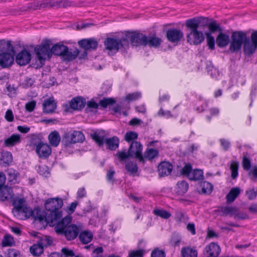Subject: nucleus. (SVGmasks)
<instances>
[{
    "instance_id": "nucleus-49",
    "label": "nucleus",
    "mask_w": 257,
    "mask_h": 257,
    "mask_svg": "<svg viewBox=\"0 0 257 257\" xmlns=\"http://www.w3.org/2000/svg\"><path fill=\"white\" fill-rule=\"evenodd\" d=\"M238 165L236 162H233L231 163L230 169L231 171V178L235 179L238 176Z\"/></svg>"
},
{
    "instance_id": "nucleus-34",
    "label": "nucleus",
    "mask_w": 257,
    "mask_h": 257,
    "mask_svg": "<svg viewBox=\"0 0 257 257\" xmlns=\"http://www.w3.org/2000/svg\"><path fill=\"white\" fill-rule=\"evenodd\" d=\"M79 238L81 242L87 244L91 241L93 235L90 231H84L80 232Z\"/></svg>"
},
{
    "instance_id": "nucleus-18",
    "label": "nucleus",
    "mask_w": 257,
    "mask_h": 257,
    "mask_svg": "<svg viewBox=\"0 0 257 257\" xmlns=\"http://www.w3.org/2000/svg\"><path fill=\"white\" fill-rule=\"evenodd\" d=\"M172 169V164L167 162H162L158 166V172L161 177L169 175Z\"/></svg>"
},
{
    "instance_id": "nucleus-42",
    "label": "nucleus",
    "mask_w": 257,
    "mask_h": 257,
    "mask_svg": "<svg viewBox=\"0 0 257 257\" xmlns=\"http://www.w3.org/2000/svg\"><path fill=\"white\" fill-rule=\"evenodd\" d=\"M125 169L130 174H136L138 170V167L136 162L130 161L125 164Z\"/></svg>"
},
{
    "instance_id": "nucleus-10",
    "label": "nucleus",
    "mask_w": 257,
    "mask_h": 257,
    "mask_svg": "<svg viewBox=\"0 0 257 257\" xmlns=\"http://www.w3.org/2000/svg\"><path fill=\"white\" fill-rule=\"evenodd\" d=\"M257 48V30L251 34L250 40L247 38L244 43L243 51L245 55L250 56L255 51Z\"/></svg>"
},
{
    "instance_id": "nucleus-43",
    "label": "nucleus",
    "mask_w": 257,
    "mask_h": 257,
    "mask_svg": "<svg viewBox=\"0 0 257 257\" xmlns=\"http://www.w3.org/2000/svg\"><path fill=\"white\" fill-rule=\"evenodd\" d=\"M201 186L202 187L201 192L203 193L210 194L213 190L212 185L207 181L202 182Z\"/></svg>"
},
{
    "instance_id": "nucleus-47",
    "label": "nucleus",
    "mask_w": 257,
    "mask_h": 257,
    "mask_svg": "<svg viewBox=\"0 0 257 257\" xmlns=\"http://www.w3.org/2000/svg\"><path fill=\"white\" fill-rule=\"evenodd\" d=\"M72 2L68 0H62L59 1H55L51 4L53 6H58L59 7L67 8L71 5Z\"/></svg>"
},
{
    "instance_id": "nucleus-38",
    "label": "nucleus",
    "mask_w": 257,
    "mask_h": 257,
    "mask_svg": "<svg viewBox=\"0 0 257 257\" xmlns=\"http://www.w3.org/2000/svg\"><path fill=\"white\" fill-rule=\"evenodd\" d=\"M162 40L160 38L155 36L147 37V45L150 47H158L161 44Z\"/></svg>"
},
{
    "instance_id": "nucleus-54",
    "label": "nucleus",
    "mask_w": 257,
    "mask_h": 257,
    "mask_svg": "<svg viewBox=\"0 0 257 257\" xmlns=\"http://www.w3.org/2000/svg\"><path fill=\"white\" fill-rule=\"evenodd\" d=\"M43 143V142L39 137L36 136H34L30 141V146H35L36 148H37L39 145H41Z\"/></svg>"
},
{
    "instance_id": "nucleus-35",
    "label": "nucleus",
    "mask_w": 257,
    "mask_h": 257,
    "mask_svg": "<svg viewBox=\"0 0 257 257\" xmlns=\"http://www.w3.org/2000/svg\"><path fill=\"white\" fill-rule=\"evenodd\" d=\"M188 187V184L185 181H179L177 184L176 193L179 195H183L187 191Z\"/></svg>"
},
{
    "instance_id": "nucleus-23",
    "label": "nucleus",
    "mask_w": 257,
    "mask_h": 257,
    "mask_svg": "<svg viewBox=\"0 0 257 257\" xmlns=\"http://www.w3.org/2000/svg\"><path fill=\"white\" fill-rule=\"evenodd\" d=\"M85 104V100L82 97H76L73 98L70 102V106L71 108L75 110H80L83 108Z\"/></svg>"
},
{
    "instance_id": "nucleus-14",
    "label": "nucleus",
    "mask_w": 257,
    "mask_h": 257,
    "mask_svg": "<svg viewBox=\"0 0 257 257\" xmlns=\"http://www.w3.org/2000/svg\"><path fill=\"white\" fill-rule=\"evenodd\" d=\"M219 246L215 242H211L206 245L204 251L206 257H217L220 252Z\"/></svg>"
},
{
    "instance_id": "nucleus-41",
    "label": "nucleus",
    "mask_w": 257,
    "mask_h": 257,
    "mask_svg": "<svg viewBox=\"0 0 257 257\" xmlns=\"http://www.w3.org/2000/svg\"><path fill=\"white\" fill-rule=\"evenodd\" d=\"M203 171L201 170L195 169L192 171L188 178L191 180H199L203 179Z\"/></svg>"
},
{
    "instance_id": "nucleus-11",
    "label": "nucleus",
    "mask_w": 257,
    "mask_h": 257,
    "mask_svg": "<svg viewBox=\"0 0 257 257\" xmlns=\"http://www.w3.org/2000/svg\"><path fill=\"white\" fill-rule=\"evenodd\" d=\"M128 150L131 153V157H135L139 161L144 163V158L142 154L143 146L140 142H132Z\"/></svg>"
},
{
    "instance_id": "nucleus-16",
    "label": "nucleus",
    "mask_w": 257,
    "mask_h": 257,
    "mask_svg": "<svg viewBox=\"0 0 257 257\" xmlns=\"http://www.w3.org/2000/svg\"><path fill=\"white\" fill-rule=\"evenodd\" d=\"M78 44L86 50H95L98 46V42L94 38L82 39L78 42Z\"/></svg>"
},
{
    "instance_id": "nucleus-2",
    "label": "nucleus",
    "mask_w": 257,
    "mask_h": 257,
    "mask_svg": "<svg viewBox=\"0 0 257 257\" xmlns=\"http://www.w3.org/2000/svg\"><path fill=\"white\" fill-rule=\"evenodd\" d=\"M71 221V217L67 215L54 225L56 232L59 235H64L68 240L76 238L82 230L81 225L70 224Z\"/></svg>"
},
{
    "instance_id": "nucleus-25",
    "label": "nucleus",
    "mask_w": 257,
    "mask_h": 257,
    "mask_svg": "<svg viewBox=\"0 0 257 257\" xmlns=\"http://www.w3.org/2000/svg\"><path fill=\"white\" fill-rule=\"evenodd\" d=\"M0 52L1 53L15 52V51L10 41L3 39L0 40Z\"/></svg>"
},
{
    "instance_id": "nucleus-6",
    "label": "nucleus",
    "mask_w": 257,
    "mask_h": 257,
    "mask_svg": "<svg viewBox=\"0 0 257 257\" xmlns=\"http://www.w3.org/2000/svg\"><path fill=\"white\" fill-rule=\"evenodd\" d=\"M247 40L246 34L242 31H236L232 33L229 50L232 53L238 52L243 46Z\"/></svg>"
},
{
    "instance_id": "nucleus-39",
    "label": "nucleus",
    "mask_w": 257,
    "mask_h": 257,
    "mask_svg": "<svg viewBox=\"0 0 257 257\" xmlns=\"http://www.w3.org/2000/svg\"><path fill=\"white\" fill-rule=\"evenodd\" d=\"M7 172L9 181L14 184L18 182L17 179L19 176V173L13 169H8Z\"/></svg>"
},
{
    "instance_id": "nucleus-24",
    "label": "nucleus",
    "mask_w": 257,
    "mask_h": 257,
    "mask_svg": "<svg viewBox=\"0 0 257 257\" xmlns=\"http://www.w3.org/2000/svg\"><path fill=\"white\" fill-rule=\"evenodd\" d=\"M79 51L78 49H75L73 51L69 50L68 48L66 47V50L63 52L62 58L63 60L67 61H72L75 59L78 55Z\"/></svg>"
},
{
    "instance_id": "nucleus-20",
    "label": "nucleus",
    "mask_w": 257,
    "mask_h": 257,
    "mask_svg": "<svg viewBox=\"0 0 257 257\" xmlns=\"http://www.w3.org/2000/svg\"><path fill=\"white\" fill-rule=\"evenodd\" d=\"M218 214L221 216H234V214L238 212V209L233 206H221L217 210Z\"/></svg>"
},
{
    "instance_id": "nucleus-36",
    "label": "nucleus",
    "mask_w": 257,
    "mask_h": 257,
    "mask_svg": "<svg viewBox=\"0 0 257 257\" xmlns=\"http://www.w3.org/2000/svg\"><path fill=\"white\" fill-rule=\"evenodd\" d=\"M159 152L157 150L153 148H147L144 153V159L152 160L155 158L158 157Z\"/></svg>"
},
{
    "instance_id": "nucleus-61",
    "label": "nucleus",
    "mask_w": 257,
    "mask_h": 257,
    "mask_svg": "<svg viewBox=\"0 0 257 257\" xmlns=\"http://www.w3.org/2000/svg\"><path fill=\"white\" fill-rule=\"evenodd\" d=\"M36 106V102L34 101H30L26 104L25 107L29 112H32L34 110Z\"/></svg>"
},
{
    "instance_id": "nucleus-37",
    "label": "nucleus",
    "mask_w": 257,
    "mask_h": 257,
    "mask_svg": "<svg viewBox=\"0 0 257 257\" xmlns=\"http://www.w3.org/2000/svg\"><path fill=\"white\" fill-rule=\"evenodd\" d=\"M181 254L183 257L197 256V250L189 247H183L181 250Z\"/></svg>"
},
{
    "instance_id": "nucleus-13",
    "label": "nucleus",
    "mask_w": 257,
    "mask_h": 257,
    "mask_svg": "<svg viewBox=\"0 0 257 257\" xmlns=\"http://www.w3.org/2000/svg\"><path fill=\"white\" fill-rule=\"evenodd\" d=\"M31 60V54L27 50H23L16 56V62L20 66L28 64Z\"/></svg>"
},
{
    "instance_id": "nucleus-7",
    "label": "nucleus",
    "mask_w": 257,
    "mask_h": 257,
    "mask_svg": "<svg viewBox=\"0 0 257 257\" xmlns=\"http://www.w3.org/2000/svg\"><path fill=\"white\" fill-rule=\"evenodd\" d=\"M84 140L85 137L81 132L75 131L65 133L62 143L65 147H68L72 144L82 143Z\"/></svg>"
},
{
    "instance_id": "nucleus-5",
    "label": "nucleus",
    "mask_w": 257,
    "mask_h": 257,
    "mask_svg": "<svg viewBox=\"0 0 257 257\" xmlns=\"http://www.w3.org/2000/svg\"><path fill=\"white\" fill-rule=\"evenodd\" d=\"M104 45L105 49L109 51L108 54L109 55H113L119 49L125 50L128 48L129 42L127 40V38L124 37L121 39L107 38L104 42Z\"/></svg>"
},
{
    "instance_id": "nucleus-58",
    "label": "nucleus",
    "mask_w": 257,
    "mask_h": 257,
    "mask_svg": "<svg viewBox=\"0 0 257 257\" xmlns=\"http://www.w3.org/2000/svg\"><path fill=\"white\" fill-rule=\"evenodd\" d=\"M181 237L180 236L177 234H174L170 239V243L174 246H177L179 245Z\"/></svg>"
},
{
    "instance_id": "nucleus-31",
    "label": "nucleus",
    "mask_w": 257,
    "mask_h": 257,
    "mask_svg": "<svg viewBox=\"0 0 257 257\" xmlns=\"http://www.w3.org/2000/svg\"><path fill=\"white\" fill-rule=\"evenodd\" d=\"M48 139L51 145L53 147H56L60 143V136L58 132L55 131L49 134Z\"/></svg>"
},
{
    "instance_id": "nucleus-26",
    "label": "nucleus",
    "mask_w": 257,
    "mask_h": 257,
    "mask_svg": "<svg viewBox=\"0 0 257 257\" xmlns=\"http://www.w3.org/2000/svg\"><path fill=\"white\" fill-rule=\"evenodd\" d=\"M91 137L100 146L103 145L106 140L103 131L96 132L91 134Z\"/></svg>"
},
{
    "instance_id": "nucleus-21",
    "label": "nucleus",
    "mask_w": 257,
    "mask_h": 257,
    "mask_svg": "<svg viewBox=\"0 0 257 257\" xmlns=\"http://www.w3.org/2000/svg\"><path fill=\"white\" fill-rule=\"evenodd\" d=\"M57 105L53 98H48L44 100L43 103L44 112L51 113L56 108Z\"/></svg>"
},
{
    "instance_id": "nucleus-4",
    "label": "nucleus",
    "mask_w": 257,
    "mask_h": 257,
    "mask_svg": "<svg viewBox=\"0 0 257 257\" xmlns=\"http://www.w3.org/2000/svg\"><path fill=\"white\" fill-rule=\"evenodd\" d=\"M12 204L14 208L12 213L17 218L25 220L30 216H33L35 219V210L32 211L26 204V201L24 198L16 197L13 199Z\"/></svg>"
},
{
    "instance_id": "nucleus-19",
    "label": "nucleus",
    "mask_w": 257,
    "mask_h": 257,
    "mask_svg": "<svg viewBox=\"0 0 257 257\" xmlns=\"http://www.w3.org/2000/svg\"><path fill=\"white\" fill-rule=\"evenodd\" d=\"M36 152L40 158H46L51 153V149L47 144L43 143L36 148Z\"/></svg>"
},
{
    "instance_id": "nucleus-63",
    "label": "nucleus",
    "mask_w": 257,
    "mask_h": 257,
    "mask_svg": "<svg viewBox=\"0 0 257 257\" xmlns=\"http://www.w3.org/2000/svg\"><path fill=\"white\" fill-rule=\"evenodd\" d=\"M246 194L249 200H253L256 197V192L254 189H251L246 191Z\"/></svg>"
},
{
    "instance_id": "nucleus-55",
    "label": "nucleus",
    "mask_w": 257,
    "mask_h": 257,
    "mask_svg": "<svg viewBox=\"0 0 257 257\" xmlns=\"http://www.w3.org/2000/svg\"><path fill=\"white\" fill-rule=\"evenodd\" d=\"M7 89L9 92L8 95L10 97H13L16 96L17 94V87H15L14 85L9 84L7 86Z\"/></svg>"
},
{
    "instance_id": "nucleus-32",
    "label": "nucleus",
    "mask_w": 257,
    "mask_h": 257,
    "mask_svg": "<svg viewBox=\"0 0 257 257\" xmlns=\"http://www.w3.org/2000/svg\"><path fill=\"white\" fill-rule=\"evenodd\" d=\"M43 243L41 240L37 244L31 246L30 250L31 253L35 256H39L43 252Z\"/></svg>"
},
{
    "instance_id": "nucleus-40",
    "label": "nucleus",
    "mask_w": 257,
    "mask_h": 257,
    "mask_svg": "<svg viewBox=\"0 0 257 257\" xmlns=\"http://www.w3.org/2000/svg\"><path fill=\"white\" fill-rule=\"evenodd\" d=\"M1 161L6 165H9L12 162L13 157L12 154L8 151L3 152L1 153Z\"/></svg>"
},
{
    "instance_id": "nucleus-29",
    "label": "nucleus",
    "mask_w": 257,
    "mask_h": 257,
    "mask_svg": "<svg viewBox=\"0 0 257 257\" xmlns=\"http://www.w3.org/2000/svg\"><path fill=\"white\" fill-rule=\"evenodd\" d=\"M229 42V36L225 34L220 33L216 38V44L220 48L226 46Z\"/></svg>"
},
{
    "instance_id": "nucleus-15",
    "label": "nucleus",
    "mask_w": 257,
    "mask_h": 257,
    "mask_svg": "<svg viewBox=\"0 0 257 257\" xmlns=\"http://www.w3.org/2000/svg\"><path fill=\"white\" fill-rule=\"evenodd\" d=\"M15 52H5L0 53V65L3 68L11 66L14 62Z\"/></svg>"
},
{
    "instance_id": "nucleus-48",
    "label": "nucleus",
    "mask_w": 257,
    "mask_h": 257,
    "mask_svg": "<svg viewBox=\"0 0 257 257\" xmlns=\"http://www.w3.org/2000/svg\"><path fill=\"white\" fill-rule=\"evenodd\" d=\"M14 243V239L10 235H6L3 239V246H10Z\"/></svg>"
},
{
    "instance_id": "nucleus-52",
    "label": "nucleus",
    "mask_w": 257,
    "mask_h": 257,
    "mask_svg": "<svg viewBox=\"0 0 257 257\" xmlns=\"http://www.w3.org/2000/svg\"><path fill=\"white\" fill-rule=\"evenodd\" d=\"M192 171V168L191 165L189 164H187L182 168L181 173L183 175L186 176L189 178V175L191 174Z\"/></svg>"
},
{
    "instance_id": "nucleus-50",
    "label": "nucleus",
    "mask_w": 257,
    "mask_h": 257,
    "mask_svg": "<svg viewBox=\"0 0 257 257\" xmlns=\"http://www.w3.org/2000/svg\"><path fill=\"white\" fill-rule=\"evenodd\" d=\"M141 93L139 92L129 93L125 96V100L129 101H134L140 98L141 97Z\"/></svg>"
},
{
    "instance_id": "nucleus-28",
    "label": "nucleus",
    "mask_w": 257,
    "mask_h": 257,
    "mask_svg": "<svg viewBox=\"0 0 257 257\" xmlns=\"http://www.w3.org/2000/svg\"><path fill=\"white\" fill-rule=\"evenodd\" d=\"M240 192L241 190L238 187L231 188L229 193L226 196L227 202L228 203L233 202L237 198V197L239 195Z\"/></svg>"
},
{
    "instance_id": "nucleus-59",
    "label": "nucleus",
    "mask_w": 257,
    "mask_h": 257,
    "mask_svg": "<svg viewBox=\"0 0 257 257\" xmlns=\"http://www.w3.org/2000/svg\"><path fill=\"white\" fill-rule=\"evenodd\" d=\"M242 166L244 170L248 171L251 167L250 161L249 159L246 157H244L242 161Z\"/></svg>"
},
{
    "instance_id": "nucleus-33",
    "label": "nucleus",
    "mask_w": 257,
    "mask_h": 257,
    "mask_svg": "<svg viewBox=\"0 0 257 257\" xmlns=\"http://www.w3.org/2000/svg\"><path fill=\"white\" fill-rule=\"evenodd\" d=\"M66 46L59 43L55 44L51 49V55L62 56L63 52L66 50Z\"/></svg>"
},
{
    "instance_id": "nucleus-22",
    "label": "nucleus",
    "mask_w": 257,
    "mask_h": 257,
    "mask_svg": "<svg viewBox=\"0 0 257 257\" xmlns=\"http://www.w3.org/2000/svg\"><path fill=\"white\" fill-rule=\"evenodd\" d=\"M13 195L11 187L7 186H3L0 187V200H8L13 197Z\"/></svg>"
},
{
    "instance_id": "nucleus-57",
    "label": "nucleus",
    "mask_w": 257,
    "mask_h": 257,
    "mask_svg": "<svg viewBox=\"0 0 257 257\" xmlns=\"http://www.w3.org/2000/svg\"><path fill=\"white\" fill-rule=\"evenodd\" d=\"M165 253L158 248L155 249L151 253V257H165Z\"/></svg>"
},
{
    "instance_id": "nucleus-8",
    "label": "nucleus",
    "mask_w": 257,
    "mask_h": 257,
    "mask_svg": "<svg viewBox=\"0 0 257 257\" xmlns=\"http://www.w3.org/2000/svg\"><path fill=\"white\" fill-rule=\"evenodd\" d=\"M50 43V41L47 40L35 48V52L40 61H45L46 59H50L51 57Z\"/></svg>"
},
{
    "instance_id": "nucleus-27",
    "label": "nucleus",
    "mask_w": 257,
    "mask_h": 257,
    "mask_svg": "<svg viewBox=\"0 0 257 257\" xmlns=\"http://www.w3.org/2000/svg\"><path fill=\"white\" fill-rule=\"evenodd\" d=\"M21 136L18 134H13L10 137L6 139L4 145L6 147H12L21 142Z\"/></svg>"
},
{
    "instance_id": "nucleus-62",
    "label": "nucleus",
    "mask_w": 257,
    "mask_h": 257,
    "mask_svg": "<svg viewBox=\"0 0 257 257\" xmlns=\"http://www.w3.org/2000/svg\"><path fill=\"white\" fill-rule=\"evenodd\" d=\"M5 117L9 122H12L14 120V115L11 109H8L7 110Z\"/></svg>"
},
{
    "instance_id": "nucleus-64",
    "label": "nucleus",
    "mask_w": 257,
    "mask_h": 257,
    "mask_svg": "<svg viewBox=\"0 0 257 257\" xmlns=\"http://www.w3.org/2000/svg\"><path fill=\"white\" fill-rule=\"evenodd\" d=\"M62 253L66 256H73L75 255L74 253L72 250L69 249L67 248H63L61 250Z\"/></svg>"
},
{
    "instance_id": "nucleus-17",
    "label": "nucleus",
    "mask_w": 257,
    "mask_h": 257,
    "mask_svg": "<svg viewBox=\"0 0 257 257\" xmlns=\"http://www.w3.org/2000/svg\"><path fill=\"white\" fill-rule=\"evenodd\" d=\"M48 3L44 1H35L27 4L21 8V11H27L29 10H36L42 8H45L47 6Z\"/></svg>"
},
{
    "instance_id": "nucleus-1",
    "label": "nucleus",
    "mask_w": 257,
    "mask_h": 257,
    "mask_svg": "<svg viewBox=\"0 0 257 257\" xmlns=\"http://www.w3.org/2000/svg\"><path fill=\"white\" fill-rule=\"evenodd\" d=\"M45 208L47 211L45 215H38L40 211L36 210L37 216L35 220L40 221H46L50 226H53L62 217V211L61 208L63 205V200L58 197L49 198L45 201Z\"/></svg>"
},
{
    "instance_id": "nucleus-60",
    "label": "nucleus",
    "mask_w": 257,
    "mask_h": 257,
    "mask_svg": "<svg viewBox=\"0 0 257 257\" xmlns=\"http://www.w3.org/2000/svg\"><path fill=\"white\" fill-rule=\"evenodd\" d=\"M34 82L35 80L33 78L27 77L25 79L23 85L25 87H31Z\"/></svg>"
},
{
    "instance_id": "nucleus-45",
    "label": "nucleus",
    "mask_w": 257,
    "mask_h": 257,
    "mask_svg": "<svg viewBox=\"0 0 257 257\" xmlns=\"http://www.w3.org/2000/svg\"><path fill=\"white\" fill-rule=\"evenodd\" d=\"M153 213L155 215L164 219H168L171 215L168 211L163 209H155Z\"/></svg>"
},
{
    "instance_id": "nucleus-30",
    "label": "nucleus",
    "mask_w": 257,
    "mask_h": 257,
    "mask_svg": "<svg viewBox=\"0 0 257 257\" xmlns=\"http://www.w3.org/2000/svg\"><path fill=\"white\" fill-rule=\"evenodd\" d=\"M105 143L108 149L110 150H115L119 146V140L117 137H113L109 139H106Z\"/></svg>"
},
{
    "instance_id": "nucleus-56",
    "label": "nucleus",
    "mask_w": 257,
    "mask_h": 257,
    "mask_svg": "<svg viewBox=\"0 0 257 257\" xmlns=\"http://www.w3.org/2000/svg\"><path fill=\"white\" fill-rule=\"evenodd\" d=\"M145 251L142 249L133 250L129 253L128 257H143Z\"/></svg>"
},
{
    "instance_id": "nucleus-46",
    "label": "nucleus",
    "mask_w": 257,
    "mask_h": 257,
    "mask_svg": "<svg viewBox=\"0 0 257 257\" xmlns=\"http://www.w3.org/2000/svg\"><path fill=\"white\" fill-rule=\"evenodd\" d=\"M115 102L113 98H104L99 102L100 105L103 108H106L107 106L112 105Z\"/></svg>"
},
{
    "instance_id": "nucleus-9",
    "label": "nucleus",
    "mask_w": 257,
    "mask_h": 257,
    "mask_svg": "<svg viewBox=\"0 0 257 257\" xmlns=\"http://www.w3.org/2000/svg\"><path fill=\"white\" fill-rule=\"evenodd\" d=\"M124 38H127V40L130 39L132 45L134 46H146L147 36L136 32H128L126 33Z\"/></svg>"
},
{
    "instance_id": "nucleus-51",
    "label": "nucleus",
    "mask_w": 257,
    "mask_h": 257,
    "mask_svg": "<svg viewBox=\"0 0 257 257\" xmlns=\"http://www.w3.org/2000/svg\"><path fill=\"white\" fill-rule=\"evenodd\" d=\"M207 37V45L209 47V48L211 50H213L214 49V38L209 33H206V34Z\"/></svg>"
},
{
    "instance_id": "nucleus-44",
    "label": "nucleus",
    "mask_w": 257,
    "mask_h": 257,
    "mask_svg": "<svg viewBox=\"0 0 257 257\" xmlns=\"http://www.w3.org/2000/svg\"><path fill=\"white\" fill-rule=\"evenodd\" d=\"M138 137V134L136 132L129 131L126 133L124 135V139L127 142H133L137 140Z\"/></svg>"
},
{
    "instance_id": "nucleus-53",
    "label": "nucleus",
    "mask_w": 257,
    "mask_h": 257,
    "mask_svg": "<svg viewBox=\"0 0 257 257\" xmlns=\"http://www.w3.org/2000/svg\"><path fill=\"white\" fill-rule=\"evenodd\" d=\"M116 156L118 157L120 161H122L131 157V153H130L128 150L127 152H126L125 151L118 152L116 153Z\"/></svg>"
},
{
    "instance_id": "nucleus-3",
    "label": "nucleus",
    "mask_w": 257,
    "mask_h": 257,
    "mask_svg": "<svg viewBox=\"0 0 257 257\" xmlns=\"http://www.w3.org/2000/svg\"><path fill=\"white\" fill-rule=\"evenodd\" d=\"M201 23L200 19H191L186 21V26L189 29V32L187 35V41L191 45H198L204 40L203 32L198 30Z\"/></svg>"
},
{
    "instance_id": "nucleus-12",
    "label": "nucleus",
    "mask_w": 257,
    "mask_h": 257,
    "mask_svg": "<svg viewBox=\"0 0 257 257\" xmlns=\"http://www.w3.org/2000/svg\"><path fill=\"white\" fill-rule=\"evenodd\" d=\"M168 40L171 43H178L184 37L183 32L178 29H169L166 33Z\"/></svg>"
}]
</instances>
